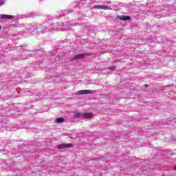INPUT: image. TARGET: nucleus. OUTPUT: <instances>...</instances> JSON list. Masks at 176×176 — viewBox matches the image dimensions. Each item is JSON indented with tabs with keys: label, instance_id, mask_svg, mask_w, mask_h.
<instances>
[{
	"label": "nucleus",
	"instance_id": "f257e3e1",
	"mask_svg": "<svg viewBox=\"0 0 176 176\" xmlns=\"http://www.w3.org/2000/svg\"><path fill=\"white\" fill-rule=\"evenodd\" d=\"M29 30H30L32 32H34V30H38V32H42L43 31L47 30V28L46 26L42 27V25H41L34 24V25H30Z\"/></svg>",
	"mask_w": 176,
	"mask_h": 176
},
{
	"label": "nucleus",
	"instance_id": "f03ea898",
	"mask_svg": "<svg viewBox=\"0 0 176 176\" xmlns=\"http://www.w3.org/2000/svg\"><path fill=\"white\" fill-rule=\"evenodd\" d=\"M95 93H97L96 90H89V89H85V90H80L76 92L77 96H80L83 94H95Z\"/></svg>",
	"mask_w": 176,
	"mask_h": 176
},
{
	"label": "nucleus",
	"instance_id": "7ed1b4c3",
	"mask_svg": "<svg viewBox=\"0 0 176 176\" xmlns=\"http://www.w3.org/2000/svg\"><path fill=\"white\" fill-rule=\"evenodd\" d=\"M86 56H89L87 54H78L74 57H72L70 60V61H74L75 60H82V58H85Z\"/></svg>",
	"mask_w": 176,
	"mask_h": 176
},
{
	"label": "nucleus",
	"instance_id": "20e7f679",
	"mask_svg": "<svg viewBox=\"0 0 176 176\" xmlns=\"http://www.w3.org/2000/svg\"><path fill=\"white\" fill-rule=\"evenodd\" d=\"M95 9H102L103 10H111L112 8L111 6H102V5H96L94 6Z\"/></svg>",
	"mask_w": 176,
	"mask_h": 176
},
{
	"label": "nucleus",
	"instance_id": "39448f33",
	"mask_svg": "<svg viewBox=\"0 0 176 176\" xmlns=\"http://www.w3.org/2000/svg\"><path fill=\"white\" fill-rule=\"evenodd\" d=\"M14 17L12 15H8V14H0V19H1V20H12L13 19Z\"/></svg>",
	"mask_w": 176,
	"mask_h": 176
},
{
	"label": "nucleus",
	"instance_id": "423d86ee",
	"mask_svg": "<svg viewBox=\"0 0 176 176\" xmlns=\"http://www.w3.org/2000/svg\"><path fill=\"white\" fill-rule=\"evenodd\" d=\"M72 144H59L57 146L58 149H65V148H71Z\"/></svg>",
	"mask_w": 176,
	"mask_h": 176
},
{
	"label": "nucleus",
	"instance_id": "0eeeda50",
	"mask_svg": "<svg viewBox=\"0 0 176 176\" xmlns=\"http://www.w3.org/2000/svg\"><path fill=\"white\" fill-rule=\"evenodd\" d=\"M91 118H93V113H83L82 119H91Z\"/></svg>",
	"mask_w": 176,
	"mask_h": 176
},
{
	"label": "nucleus",
	"instance_id": "6e6552de",
	"mask_svg": "<svg viewBox=\"0 0 176 176\" xmlns=\"http://www.w3.org/2000/svg\"><path fill=\"white\" fill-rule=\"evenodd\" d=\"M74 117L76 118V119H83V113L82 112L75 113Z\"/></svg>",
	"mask_w": 176,
	"mask_h": 176
},
{
	"label": "nucleus",
	"instance_id": "1a4fd4ad",
	"mask_svg": "<svg viewBox=\"0 0 176 176\" xmlns=\"http://www.w3.org/2000/svg\"><path fill=\"white\" fill-rule=\"evenodd\" d=\"M120 20H123V21H127V20H130V16H120Z\"/></svg>",
	"mask_w": 176,
	"mask_h": 176
},
{
	"label": "nucleus",
	"instance_id": "9d476101",
	"mask_svg": "<svg viewBox=\"0 0 176 176\" xmlns=\"http://www.w3.org/2000/svg\"><path fill=\"white\" fill-rule=\"evenodd\" d=\"M64 122V118L60 117L56 119V123H63Z\"/></svg>",
	"mask_w": 176,
	"mask_h": 176
},
{
	"label": "nucleus",
	"instance_id": "9b49d317",
	"mask_svg": "<svg viewBox=\"0 0 176 176\" xmlns=\"http://www.w3.org/2000/svg\"><path fill=\"white\" fill-rule=\"evenodd\" d=\"M69 27H71V25L67 26V23L63 24V30L65 31H67V30H69Z\"/></svg>",
	"mask_w": 176,
	"mask_h": 176
},
{
	"label": "nucleus",
	"instance_id": "f8f14e48",
	"mask_svg": "<svg viewBox=\"0 0 176 176\" xmlns=\"http://www.w3.org/2000/svg\"><path fill=\"white\" fill-rule=\"evenodd\" d=\"M5 3V2L4 1H1V2H0V6H2V5H3Z\"/></svg>",
	"mask_w": 176,
	"mask_h": 176
},
{
	"label": "nucleus",
	"instance_id": "ddd939ff",
	"mask_svg": "<svg viewBox=\"0 0 176 176\" xmlns=\"http://www.w3.org/2000/svg\"><path fill=\"white\" fill-rule=\"evenodd\" d=\"M115 69V67H109V69Z\"/></svg>",
	"mask_w": 176,
	"mask_h": 176
},
{
	"label": "nucleus",
	"instance_id": "4468645a",
	"mask_svg": "<svg viewBox=\"0 0 176 176\" xmlns=\"http://www.w3.org/2000/svg\"><path fill=\"white\" fill-rule=\"evenodd\" d=\"M173 170H176V167H174V168H173Z\"/></svg>",
	"mask_w": 176,
	"mask_h": 176
},
{
	"label": "nucleus",
	"instance_id": "2eb2a0df",
	"mask_svg": "<svg viewBox=\"0 0 176 176\" xmlns=\"http://www.w3.org/2000/svg\"><path fill=\"white\" fill-rule=\"evenodd\" d=\"M69 23H71V21H69V22L67 23V24H69Z\"/></svg>",
	"mask_w": 176,
	"mask_h": 176
},
{
	"label": "nucleus",
	"instance_id": "dca6fc26",
	"mask_svg": "<svg viewBox=\"0 0 176 176\" xmlns=\"http://www.w3.org/2000/svg\"><path fill=\"white\" fill-rule=\"evenodd\" d=\"M145 86H148V85H145Z\"/></svg>",
	"mask_w": 176,
	"mask_h": 176
},
{
	"label": "nucleus",
	"instance_id": "f3484780",
	"mask_svg": "<svg viewBox=\"0 0 176 176\" xmlns=\"http://www.w3.org/2000/svg\"><path fill=\"white\" fill-rule=\"evenodd\" d=\"M0 30H1V26H0Z\"/></svg>",
	"mask_w": 176,
	"mask_h": 176
}]
</instances>
